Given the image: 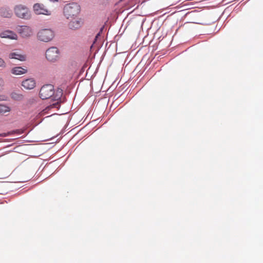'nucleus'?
<instances>
[{"mask_svg": "<svg viewBox=\"0 0 263 263\" xmlns=\"http://www.w3.org/2000/svg\"><path fill=\"white\" fill-rule=\"evenodd\" d=\"M14 12L15 15L21 18L28 20L31 17V12L25 5L18 4L14 6Z\"/></svg>", "mask_w": 263, "mask_h": 263, "instance_id": "nucleus-3", "label": "nucleus"}, {"mask_svg": "<svg viewBox=\"0 0 263 263\" xmlns=\"http://www.w3.org/2000/svg\"><path fill=\"white\" fill-rule=\"evenodd\" d=\"M4 85V81L3 79L0 77V90L2 89Z\"/></svg>", "mask_w": 263, "mask_h": 263, "instance_id": "nucleus-18", "label": "nucleus"}, {"mask_svg": "<svg viewBox=\"0 0 263 263\" xmlns=\"http://www.w3.org/2000/svg\"><path fill=\"white\" fill-rule=\"evenodd\" d=\"M130 2V6H134L137 3H139L140 0H129Z\"/></svg>", "mask_w": 263, "mask_h": 263, "instance_id": "nucleus-16", "label": "nucleus"}, {"mask_svg": "<svg viewBox=\"0 0 263 263\" xmlns=\"http://www.w3.org/2000/svg\"><path fill=\"white\" fill-rule=\"evenodd\" d=\"M0 67H5L6 63L5 61L1 58H0Z\"/></svg>", "mask_w": 263, "mask_h": 263, "instance_id": "nucleus-17", "label": "nucleus"}, {"mask_svg": "<svg viewBox=\"0 0 263 263\" xmlns=\"http://www.w3.org/2000/svg\"><path fill=\"white\" fill-rule=\"evenodd\" d=\"M11 72L14 75H21L27 72V69L22 67H15L11 69Z\"/></svg>", "mask_w": 263, "mask_h": 263, "instance_id": "nucleus-12", "label": "nucleus"}, {"mask_svg": "<svg viewBox=\"0 0 263 263\" xmlns=\"http://www.w3.org/2000/svg\"><path fill=\"white\" fill-rule=\"evenodd\" d=\"M17 32L23 37H30L33 34V30L28 26H21L17 28Z\"/></svg>", "mask_w": 263, "mask_h": 263, "instance_id": "nucleus-7", "label": "nucleus"}, {"mask_svg": "<svg viewBox=\"0 0 263 263\" xmlns=\"http://www.w3.org/2000/svg\"><path fill=\"white\" fill-rule=\"evenodd\" d=\"M11 98L14 100L20 101L23 99V96L22 94L13 92L11 94Z\"/></svg>", "mask_w": 263, "mask_h": 263, "instance_id": "nucleus-14", "label": "nucleus"}, {"mask_svg": "<svg viewBox=\"0 0 263 263\" xmlns=\"http://www.w3.org/2000/svg\"><path fill=\"white\" fill-rule=\"evenodd\" d=\"M36 83L33 78H29L24 80L22 82V86L26 89H32L35 87Z\"/></svg>", "mask_w": 263, "mask_h": 263, "instance_id": "nucleus-9", "label": "nucleus"}, {"mask_svg": "<svg viewBox=\"0 0 263 263\" xmlns=\"http://www.w3.org/2000/svg\"><path fill=\"white\" fill-rule=\"evenodd\" d=\"M9 58L12 59L18 60L21 61H24L26 60V56L20 53L18 51L11 52L9 54Z\"/></svg>", "mask_w": 263, "mask_h": 263, "instance_id": "nucleus-11", "label": "nucleus"}, {"mask_svg": "<svg viewBox=\"0 0 263 263\" xmlns=\"http://www.w3.org/2000/svg\"><path fill=\"white\" fill-rule=\"evenodd\" d=\"M56 104H57V103L53 104V105H53V106H55V105H56Z\"/></svg>", "mask_w": 263, "mask_h": 263, "instance_id": "nucleus-22", "label": "nucleus"}, {"mask_svg": "<svg viewBox=\"0 0 263 263\" xmlns=\"http://www.w3.org/2000/svg\"><path fill=\"white\" fill-rule=\"evenodd\" d=\"M0 37L1 38L8 39L9 40H17V34L13 31L9 30H5L2 31L0 33Z\"/></svg>", "mask_w": 263, "mask_h": 263, "instance_id": "nucleus-8", "label": "nucleus"}, {"mask_svg": "<svg viewBox=\"0 0 263 263\" xmlns=\"http://www.w3.org/2000/svg\"><path fill=\"white\" fill-rule=\"evenodd\" d=\"M100 32H99V33H98L97 34V35L96 36L95 41H96V40H97V38L100 36Z\"/></svg>", "mask_w": 263, "mask_h": 263, "instance_id": "nucleus-21", "label": "nucleus"}, {"mask_svg": "<svg viewBox=\"0 0 263 263\" xmlns=\"http://www.w3.org/2000/svg\"><path fill=\"white\" fill-rule=\"evenodd\" d=\"M83 24L82 20L80 18L78 20L71 21L68 24V27L73 30L79 29Z\"/></svg>", "mask_w": 263, "mask_h": 263, "instance_id": "nucleus-10", "label": "nucleus"}, {"mask_svg": "<svg viewBox=\"0 0 263 263\" xmlns=\"http://www.w3.org/2000/svg\"><path fill=\"white\" fill-rule=\"evenodd\" d=\"M7 97L4 95H0V101L7 100Z\"/></svg>", "mask_w": 263, "mask_h": 263, "instance_id": "nucleus-19", "label": "nucleus"}, {"mask_svg": "<svg viewBox=\"0 0 263 263\" xmlns=\"http://www.w3.org/2000/svg\"><path fill=\"white\" fill-rule=\"evenodd\" d=\"M54 93L53 86L51 84H46L43 85L40 89L39 96L43 100L51 98L52 100H58L62 96V90L61 89L58 90L56 93Z\"/></svg>", "mask_w": 263, "mask_h": 263, "instance_id": "nucleus-1", "label": "nucleus"}, {"mask_svg": "<svg viewBox=\"0 0 263 263\" xmlns=\"http://www.w3.org/2000/svg\"><path fill=\"white\" fill-rule=\"evenodd\" d=\"M10 111V108L6 105L0 104V114H4Z\"/></svg>", "mask_w": 263, "mask_h": 263, "instance_id": "nucleus-15", "label": "nucleus"}, {"mask_svg": "<svg viewBox=\"0 0 263 263\" xmlns=\"http://www.w3.org/2000/svg\"><path fill=\"white\" fill-rule=\"evenodd\" d=\"M0 15L5 18H10L12 15V11L9 8L2 7L0 9Z\"/></svg>", "mask_w": 263, "mask_h": 263, "instance_id": "nucleus-13", "label": "nucleus"}, {"mask_svg": "<svg viewBox=\"0 0 263 263\" xmlns=\"http://www.w3.org/2000/svg\"><path fill=\"white\" fill-rule=\"evenodd\" d=\"M34 12L37 14H44L50 15L51 14V11L48 9L43 4L36 3L33 6Z\"/></svg>", "mask_w": 263, "mask_h": 263, "instance_id": "nucleus-6", "label": "nucleus"}, {"mask_svg": "<svg viewBox=\"0 0 263 263\" xmlns=\"http://www.w3.org/2000/svg\"><path fill=\"white\" fill-rule=\"evenodd\" d=\"M9 134H10V133H3V134H0V136H2V137H6V136H8Z\"/></svg>", "mask_w": 263, "mask_h": 263, "instance_id": "nucleus-20", "label": "nucleus"}, {"mask_svg": "<svg viewBox=\"0 0 263 263\" xmlns=\"http://www.w3.org/2000/svg\"><path fill=\"white\" fill-rule=\"evenodd\" d=\"M59 50L55 47L48 48L46 51V58L48 61L55 62L59 59Z\"/></svg>", "mask_w": 263, "mask_h": 263, "instance_id": "nucleus-5", "label": "nucleus"}, {"mask_svg": "<svg viewBox=\"0 0 263 263\" xmlns=\"http://www.w3.org/2000/svg\"><path fill=\"white\" fill-rule=\"evenodd\" d=\"M81 8L76 3H70L65 5L63 8L64 15L67 19L73 18L80 13Z\"/></svg>", "mask_w": 263, "mask_h": 263, "instance_id": "nucleus-2", "label": "nucleus"}, {"mask_svg": "<svg viewBox=\"0 0 263 263\" xmlns=\"http://www.w3.org/2000/svg\"><path fill=\"white\" fill-rule=\"evenodd\" d=\"M54 32L50 29H42L37 33L38 40L44 42L50 41L54 37Z\"/></svg>", "mask_w": 263, "mask_h": 263, "instance_id": "nucleus-4", "label": "nucleus"}]
</instances>
